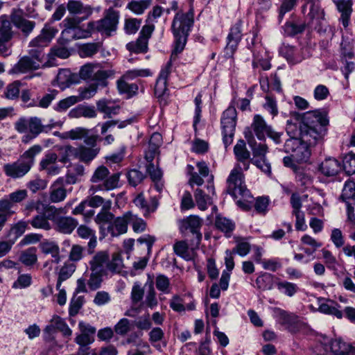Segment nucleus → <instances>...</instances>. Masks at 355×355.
<instances>
[{
	"label": "nucleus",
	"mask_w": 355,
	"mask_h": 355,
	"mask_svg": "<svg viewBox=\"0 0 355 355\" xmlns=\"http://www.w3.org/2000/svg\"><path fill=\"white\" fill-rule=\"evenodd\" d=\"M194 196L198 208L200 210L207 209V203L210 202L209 196L205 194L202 189H197L195 191Z\"/></svg>",
	"instance_id": "59"
},
{
	"label": "nucleus",
	"mask_w": 355,
	"mask_h": 355,
	"mask_svg": "<svg viewBox=\"0 0 355 355\" xmlns=\"http://www.w3.org/2000/svg\"><path fill=\"white\" fill-rule=\"evenodd\" d=\"M111 208V201L107 200L103 205L101 211L96 216L94 220L99 225L101 232L107 235L106 228L112 223L114 215L110 211Z\"/></svg>",
	"instance_id": "18"
},
{
	"label": "nucleus",
	"mask_w": 355,
	"mask_h": 355,
	"mask_svg": "<svg viewBox=\"0 0 355 355\" xmlns=\"http://www.w3.org/2000/svg\"><path fill=\"white\" fill-rule=\"evenodd\" d=\"M128 79H125L123 76L117 80V88L120 94H125L128 98H131L137 94L139 87L135 83H128Z\"/></svg>",
	"instance_id": "34"
},
{
	"label": "nucleus",
	"mask_w": 355,
	"mask_h": 355,
	"mask_svg": "<svg viewBox=\"0 0 355 355\" xmlns=\"http://www.w3.org/2000/svg\"><path fill=\"white\" fill-rule=\"evenodd\" d=\"M96 116V112L94 107L85 106L79 105L75 108L70 110L69 116L70 118H80L82 116L86 118H94Z\"/></svg>",
	"instance_id": "33"
},
{
	"label": "nucleus",
	"mask_w": 355,
	"mask_h": 355,
	"mask_svg": "<svg viewBox=\"0 0 355 355\" xmlns=\"http://www.w3.org/2000/svg\"><path fill=\"white\" fill-rule=\"evenodd\" d=\"M168 69L162 70L155 85V94L157 98L163 97L167 92Z\"/></svg>",
	"instance_id": "35"
},
{
	"label": "nucleus",
	"mask_w": 355,
	"mask_h": 355,
	"mask_svg": "<svg viewBox=\"0 0 355 355\" xmlns=\"http://www.w3.org/2000/svg\"><path fill=\"white\" fill-rule=\"evenodd\" d=\"M83 19L76 17H66L62 21L64 29L61 33V36L58 40V44L66 45L69 42L75 40L73 35L75 34V25L81 24Z\"/></svg>",
	"instance_id": "17"
},
{
	"label": "nucleus",
	"mask_w": 355,
	"mask_h": 355,
	"mask_svg": "<svg viewBox=\"0 0 355 355\" xmlns=\"http://www.w3.org/2000/svg\"><path fill=\"white\" fill-rule=\"evenodd\" d=\"M252 128L259 140L265 139V134H267L275 144L283 143L284 134L273 130L270 126H267L265 121L260 115H255L252 124Z\"/></svg>",
	"instance_id": "10"
},
{
	"label": "nucleus",
	"mask_w": 355,
	"mask_h": 355,
	"mask_svg": "<svg viewBox=\"0 0 355 355\" xmlns=\"http://www.w3.org/2000/svg\"><path fill=\"white\" fill-rule=\"evenodd\" d=\"M79 101V98L76 96H71L60 101L54 107V110L57 112H64L69 109L72 105H75Z\"/></svg>",
	"instance_id": "54"
},
{
	"label": "nucleus",
	"mask_w": 355,
	"mask_h": 355,
	"mask_svg": "<svg viewBox=\"0 0 355 355\" xmlns=\"http://www.w3.org/2000/svg\"><path fill=\"white\" fill-rule=\"evenodd\" d=\"M215 225L217 229L225 232L227 237L231 236L235 227V225L232 220L221 216H217L216 217Z\"/></svg>",
	"instance_id": "36"
},
{
	"label": "nucleus",
	"mask_w": 355,
	"mask_h": 355,
	"mask_svg": "<svg viewBox=\"0 0 355 355\" xmlns=\"http://www.w3.org/2000/svg\"><path fill=\"white\" fill-rule=\"evenodd\" d=\"M42 252L45 254H50L54 258V262L60 261V250L58 245L54 242H44L40 245Z\"/></svg>",
	"instance_id": "43"
},
{
	"label": "nucleus",
	"mask_w": 355,
	"mask_h": 355,
	"mask_svg": "<svg viewBox=\"0 0 355 355\" xmlns=\"http://www.w3.org/2000/svg\"><path fill=\"white\" fill-rule=\"evenodd\" d=\"M98 65L94 63H87L83 65L79 71L81 78L84 80L93 78L95 73V69L98 68Z\"/></svg>",
	"instance_id": "63"
},
{
	"label": "nucleus",
	"mask_w": 355,
	"mask_h": 355,
	"mask_svg": "<svg viewBox=\"0 0 355 355\" xmlns=\"http://www.w3.org/2000/svg\"><path fill=\"white\" fill-rule=\"evenodd\" d=\"M89 130L77 127L69 131L62 133L60 137L62 139H70L71 140H84V143L87 146H93L95 144V139H98V136L95 135H89Z\"/></svg>",
	"instance_id": "16"
},
{
	"label": "nucleus",
	"mask_w": 355,
	"mask_h": 355,
	"mask_svg": "<svg viewBox=\"0 0 355 355\" xmlns=\"http://www.w3.org/2000/svg\"><path fill=\"white\" fill-rule=\"evenodd\" d=\"M134 203L144 211V216L153 212L158 205V201L155 198H150V202L148 203L142 193H139L135 198Z\"/></svg>",
	"instance_id": "30"
},
{
	"label": "nucleus",
	"mask_w": 355,
	"mask_h": 355,
	"mask_svg": "<svg viewBox=\"0 0 355 355\" xmlns=\"http://www.w3.org/2000/svg\"><path fill=\"white\" fill-rule=\"evenodd\" d=\"M119 21V12L110 8L104 12L102 19L90 21V27L94 32L100 33L105 37H111L116 33Z\"/></svg>",
	"instance_id": "7"
},
{
	"label": "nucleus",
	"mask_w": 355,
	"mask_h": 355,
	"mask_svg": "<svg viewBox=\"0 0 355 355\" xmlns=\"http://www.w3.org/2000/svg\"><path fill=\"white\" fill-rule=\"evenodd\" d=\"M279 151L291 154L297 162H306L310 156V147L315 144H310L302 139H285L283 143L277 144Z\"/></svg>",
	"instance_id": "5"
},
{
	"label": "nucleus",
	"mask_w": 355,
	"mask_h": 355,
	"mask_svg": "<svg viewBox=\"0 0 355 355\" xmlns=\"http://www.w3.org/2000/svg\"><path fill=\"white\" fill-rule=\"evenodd\" d=\"M90 21L87 24V27L84 28L80 24L75 25L74 40L86 39L92 36L94 33L93 27H90Z\"/></svg>",
	"instance_id": "52"
},
{
	"label": "nucleus",
	"mask_w": 355,
	"mask_h": 355,
	"mask_svg": "<svg viewBox=\"0 0 355 355\" xmlns=\"http://www.w3.org/2000/svg\"><path fill=\"white\" fill-rule=\"evenodd\" d=\"M144 178L145 175L141 171L137 169H132L127 173L128 182L132 187H136L140 184Z\"/></svg>",
	"instance_id": "62"
},
{
	"label": "nucleus",
	"mask_w": 355,
	"mask_h": 355,
	"mask_svg": "<svg viewBox=\"0 0 355 355\" xmlns=\"http://www.w3.org/2000/svg\"><path fill=\"white\" fill-rule=\"evenodd\" d=\"M56 230L63 234H70L76 228L78 222L70 216H60L55 220Z\"/></svg>",
	"instance_id": "28"
},
{
	"label": "nucleus",
	"mask_w": 355,
	"mask_h": 355,
	"mask_svg": "<svg viewBox=\"0 0 355 355\" xmlns=\"http://www.w3.org/2000/svg\"><path fill=\"white\" fill-rule=\"evenodd\" d=\"M152 0L132 1L128 4L127 8L137 15L142 14L151 4Z\"/></svg>",
	"instance_id": "49"
},
{
	"label": "nucleus",
	"mask_w": 355,
	"mask_h": 355,
	"mask_svg": "<svg viewBox=\"0 0 355 355\" xmlns=\"http://www.w3.org/2000/svg\"><path fill=\"white\" fill-rule=\"evenodd\" d=\"M132 218V213L128 211L122 216L114 218L112 224L106 228L107 235L110 234L112 236H118L124 234L128 230V225L130 223Z\"/></svg>",
	"instance_id": "14"
},
{
	"label": "nucleus",
	"mask_w": 355,
	"mask_h": 355,
	"mask_svg": "<svg viewBox=\"0 0 355 355\" xmlns=\"http://www.w3.org/2000/svg\"><path fill=\"white\" fill-rule=\"evenodd\" d=\"M112 75L113 71L111 70L98 69L95 71L92 79L97 82V85L105 87L107 85V79Z\"/></svg>",
	"instance_id": "57"
},
{
	"label": "nucleus",
	"mask_w": 355,
	"mask_h": 355,
	"mask_svg": "<svg viewBox=\"0 0 355 355\" xmlns=\"http://www.w3.org/2000/svg\"><path fill=\"white\" fill-rule=\"evenodd\" d=\"M59 94V92L55 89H49L48 92L45 93L42 96H38L37 101L33 100L27 106L28 107H39L43 109L48 108L52 101L55 100Z\"/></svg>",
	"instance_id": "25"
},
{
	"label": "nucleus",
	"mask_w": 355,
	"mask_h": 355,
	"mask_svg": "<svg viewBox=\"0 0 355 355\" xmlns=\"http://www.w3.org/2000/svg\"><path fill=\"white\" fill-rule=\"evenodd\" d=\"M97 139H95V144L93 146H88L87 147L80 145L77 148V159L84 163H89L93 160L99 153L100 148L97 147Z\"/></svg>",
	"instance_id": "23"
},
{
	"label": "nucleus",
	"mask_w": 355,
	"mask_h": 355,
	"mask_svg": "<svg viewBox=\"0 0 355 355\" xmlns=\"http://www.w3.org/2000/svg\"><path fill=\"white\" fill-rule=\"evenodd\" d=\"M67 8L71 15H74L73 17L83 19V21L92 14V9L80 1L69 0Z\"/></svg>",
	"instance_id": "21"
},
{
	"label": "nucleus",
	"mask_w": 355,
	"mask_h": 355,
	"mask_svg": "<svg viewBox=\"0 0 355 355\" xmlns=\"http://www.w3.org/2000/svg\"><path fill=\"white\" fill-rule=\"evenodd\" d=\"M61 123H51L43 125L42 119L37 116H32L28 119L24 117L19 118L15 123V128L19 133H24L28 131L29 133L38 136L42 132L47 133L56 125H61Z\"/></svg>",
	"instance_id": "8"
},
{
	"label": "nucleus",
	"mask_w": 355,
	"mask_h": 355,
	"mask_svg": "<svg viewBox=\"0 0 355 355\" xmlns=\"http://www.w3.org/2000/svg\"><path fill=\"white\" fill-rule=\"evenodd\" d=\"M336 4L338 10L341 13L340 19L343 26L346 28L349 23V19L352 12V0H332Z\"/></svg>",
	"instance_id": "24"
},
{
	"label": "nucleus",
	"mask_w": 355,
	"mask_h": 355,
	"mask_svg": "<svg viewBox=\"0 0 355 355\" xmlns=\"http://www.w3.org/2000/svg\"><path fill=\"white\" fill-rule=\"evenodd\" d=\"M241 38V21H239L230 28L227 35V44L225 49L226 57L232 58L233 56Z\"/></svg>",
	"instance_id": "15"
},
{
	"label": "nucleus",
	"mask_w": 355,
	"mask_h": 355,
	"mask_svg": "<svg viewBox=\"0 0 355 355\" xmlns=\"http://www.w3.org/2000/svg\"><path fill=\"white\" fill-rule=\"evenodd\" d=\"M10 15H3L0 17V41H10L14 32L12 30Z\"/></svg>",
	"instance_id": "29"
},
{
	"label": "nucleus",
	"mask_w": 355,
	"mask_h": 355,
	"mask_svg": "<svg viewBox=\"0 0 355 355\" xmlns=\"http://www.w3.org/2000/svg\"><path fill=\"white\" fill-rule=\"evenodd\" d=\"M330 349L334 355H348L351 346L340 339H336L331 342Z\"/></svg>",
	"instance_id": "42"
},
{
	"label": "nucleus",
	"mask_w": 355,
	"mask_h": 355,
	"mask_svg": "<svg viewBox=\"0 0 355 355\" xmlns=\"http://www.w3.org/2000/svg\"><path fill=\"white\" fill-rule=\"evenodd\" d=\"M279 52L291 64H296L304 60L301 49L289 44H282L279 47Z\"/></svg>",
	"instance_id": "22"
},
{
	"label": "nucleus",
	"mask_w": 355,
	"mask_h": 355,
	"mask_svg": "<svg viewBox=\"0 0 355 355\" xmlns=\"http://www.w3.org/2000/svg\"><path fill=\"white\" fill-rule=\"evenodd\" d=\"M148 40L144 37H139L135 43L128 44V49L132 52L140 53H145L148 49Z\"/></svg>",
	"instance_id": "53"
},
{
	"label": "nucleus",
	"mask_w": 355,
	"mask_h": 355,
	"mask_svg": "<svg viewBox=\"0 0 355 355\" xmlns=\"http://www.w3.org/2000/svg\"><path fill=\"white\" fill-rule=\"evenodd\" d=\"M98 89V85L96 83H92L88 85L87 87H80L78 89L79 91V101L80 100L84 99H89L92 96H94Z\"/></svg>",
	"instance_id": "58"
},
{
	"label": "nucleus",
	"mask_w": 355,
	"mask_h": 355,
	"mask_svg": "<svg viewBox=\"0 0 355 355\" xmlns=\"http://www.w3.org/2000/svg\"><path fill=\"white\" fill-rule=\"evenodd\" d=\"M193 25L192 13L178 12L175 14L171 25V31L175 38L172 55H178L184 50Z\"/></svg>",
	"instance_id": "2"
},
{
	"label": "nucleus",
	"mask_w": 355,
	"mask_h": 355,
	"mask_svg": "<svg viewBox=\"0 0 355 355\" xmlns=\"http://www.w3.org/2000/svg\"><path fill=\"white\" fill-rule=\"evenodd\" d=\"M234 153L237 161L249 159L250 158V153L246 148L245 142L240 139L234 147Z\"/></svg>",
	"instance_id": "47"
},
{
	"label": "nucleus",
	"mask_w": 355,
	"mask_h": 355,
	"mask_svg": "<svg viewBox=\"0 0 355 355\" xmlns=\"http://www.w3.org/2000/svg\"><path fill=\"white\" fill-rule=\"evenodd\" d=\"M343 168L348 175L355 173V154L349 153L344 156Z\"/></svg>",
	"instance_id": "51"
},
{
	"label": "nucleus",
	"mask_w": 355,
	"mask_h": 355,
	"mask_svg": "<svg viewBox=\"0 0 355 355\" xmlns=\"http://www.w3.org/2000/svg\"><path fill=\"white\" fill-rule=\"evenodd\" d=\"M108 168L104 166H98L94 172L91 178V182L98 183L103 182V187L105 190H112L119 186L120 173H115L110 175Z\"/></svg>",
	"instance_id": "13"
},
{
	"label": "nucleus",
	"mask_w": 355,
	"mask_h": 355,
	"mask_svg": "<svg viewBox=\"0 0 355 355\" xmlns=\"http://www.w3.org/2000/svg\"><path fill=\"white\" fill-rule=\"evenodd\" d=\"M306 27V23L297 24L294 21H287L283 26L285 35L293 37L302 33Z\"/></svg>",
	"instance_id": "40"
},
{
	"label": "nucleus",
	"mask_w": 355,
	"mask_h": 355,
	"mask_svg": "<svg viewBox=\"0 0 355 355\" xmlns=\"http://www.w3.org/2000/svg\"><path fill=\"white\" fill-rule=\"evenodd\" d=\"M21 83L19 81H14L9 84L6 89L4 96L8 99H16L19 95V87Z\"/></svg>",
	"instance_id": "60"
},
{
	"label": "nucleus",
	"mask_w": 355,
	"mask_h": 355,
	"mask_svg": "<svg viewBox=\"0 0 355 355\" xmlns=\"http://www.w3.org/2000/svg\"><path fill=\"white\" fill-rule=\"evenodd\" d=\"M76 266L74 263H64V265L61 268L58 275V279L56 284L57 289H60V287H61L62 282L67 280L72 275V274L76 270Z\"/></svg>",
	"instance_id": "41"
},
{
	"label": "nucleus",
	"mask_w": 355,
	"mask_h": 355,
	"mask_svg": "<svg viewBox=\"0 0 355 355\" xmlns=\"http://www.w3.org/2000/svg\"><path fill=\"white\" fill-rule=\"evenodd\" d=\"M227 192L234 199L251 198L250 193L245 184L244 175L239 164H236L231 171L227 179Z\"/></svg>",
	"instance_id": "6"
},
{
	"label": "nucleus",
	"mask_w": 355,
	"mask_h": 355,
	"mask_svg": "<svg viewBox=\"0 0 355 355\" xmlns=\"http://www.w3.org/2000/svg\"><path fill=\"white\" fill-rule=\"evenodd\" d=\"M329 121L326 115L318 110L304 113L300 120L288 121L285 139H302L310 144H316L327 132Z\"/></svg>",
	"instance_id": "1"
},
{
	"label": "nucleus",
	"mask_w": 355,
	"mask_h": 355,
	"mask_svg": "<svg viewBox=\"0 0 355 355\" xmlns=\"http://www.w3.org/2000/svg\"><path fill=\"white\" fill-rule=\"evenodd\" d=\"M320 170L326 176H334L341 170V166L337 159L327 158L320 164Z\"/></svg>",
	"instance_id": "31"
},
{
	"label": "nucleus",
	"mask_w": 355,
	"mask_h": 355,
	"mask_svg": "<svg viewBox=\"0 0 355 355\" xmlns=\"http://www.w3.org/2000/svg\"><path fill=\"white\" fill-rule=\"evenodd\" d=\"M41 67L40 63H38L28 55H25L14 66L12 71L14 72L25 73L28 71L37 70Z\"/></svg>",
	"instance_id": "27"
},
{
	"label": "nucleus",
	"mask_w": 355,
	"mask_h": 355,
	"mask_svg": "<svg viewBox=\"0 0 355 355\" xmlns=\"http://www.w3.org/2000/svg\"><path fill=\"white\" fill-rule=\"evenodd\" d=\"M340 198L346 205L347 202L355 203V182L353 181L346 182L343 189Z\"/></svg>",
	"instance_id": "44"
},
{
	"label": "nucleus",
	"mask_w": 355,
	"mask_h": 355,
	"mask_svg": "<svg viewBox=\"0 0 355 355\" xmlns=\"http://www.w3.org/2000/svg\"><path fill=\"white\" fill-rule=\"evenodd\" d=\"M274 276L270 273L264 272L256 279V284L259 289L266 291L271 290L273 287Z\"/></svg>",
	"instance_id": "45"
},
{
	"label": "nucleus",
	"mask_w": 355,
	"mask_h": 355,
	"mask_svg": "<svg viewBox=\"0 0 355 355\" xmlns=\"http://www.w3.org/2000/svg\"><path fill=\"white\" fill-rule=\"evenodd\" d=\"M29 224L35 229H42L44 230H50L51 225L49 222L44 214H39L28 220Z\"/></svg>",
	"instance_id": "48"
},
{
	"label": "nucleus",
	"mask_w": 355,
	"mask_h": 355,
	"mask_svg": "<svg viewBox=\"0 0 355 355\" xmlns=\"http://www.w3.org/2000/svg\"><path fill=\"white\" fill-rule=\"evenodd\" d=\"M42 149L40 145L33 146L26 150L17 161L4 164L3 172L8 177L13 179L22 178L31 170L34 164L35 155L39 154Z\"/></svg>",
	"instance_id": "4"
},
{
	"label": "nucleus",
	"mask_w": 355,
	"mask_h": 355,
	"mask_svg": "<svg viewBox=\"0 0 355 355\" xmlns=\"http://www.w3.org/2000/svg\"><path fill=\"white\" fill-rule=\"evenodd\" d=\"M188 249V244L184 241H177L173 245L174 252L186 260L191 259Z\"/></svg>",
	"instance_id": "56"
},
{
	"label": "nucleus",
	"mask_w": 355,
	"mask_h": 355,
	"mask_svg": "<svg viewBox=\"0 0 355 355\" xmlns=\"http://www.w3.org/2000/svg\"><path fill=\"white\" fill-rule=\"evenodd\" d=\"M320 312L324 314H329L336 316L338 319L343 318V311L339 310L338 308L334 306H331L328 304H321L318 308Z\"/></svg>",
	"instance_id": "64"
},
{
	"label": "nucleus",
	"mask_w": 355,
	"mask_h": 355,
	"mask_svg": "<svg viewBox=\"0 0 355 355\" xmlns=\"http://www.w3.org/2000/svg\"><path fill=\"white\" fill-rule=\"evenodd\" d=\"M91 272H101L107 275L108 271L112 274L120 273L123 268L121 256L114 253L110 259L107 250L96 252L89 261Z\"/></svg>",
	"instance_id": "3"
},
{
	"label": "nucleus",
	"mask_w": 355,
	"mask_h": 355,
	"mask_svg": "<svg viewBox=\"0 0 355 355\" xmlns=\"http://www.w3.org/2000/svg\"><path fill=\"white\" fill-rule=\"evenodd\" d=\"M67 197V190L63 187H55L53 186L49 191V200L52 203H58L63 201Z\"/></svg>",
	"instance_id": "46"
},
{
	"label": "nucleus",
	"mask_w": 355,
	"mask_h": 355,
	"mask_svg": "<svg viewBox=\"0 0 355 355\" xmlns=\"http://www.w3.org/2000/svg\"><path fill=\"white\" fill-rule=\"evenodd\" d=\"M277 286L280 292L288 297H293L299 289L297 284L286 281L279 282Z\"/></svg>",
	"instance_id": "50"
},
{
	"label": "nucleus",
	"mask_w": 355,
	"mask_h": 355,
	"mask_svg": "<svg viewBox=\"0 0 355 355\" xmlns=\"http://www.w3.org/2000/svg\"><path fill=\"white\" fill-rule=\"evenodd\" d=\"M57 32L58 31L54 28L44 26L40 34L30 42L29 46L42 49L43 50L44 47L46 46L50 43Z\"/></svg>",
	"instance_id": "20"
},
{
	"label": "nucleus",
	"mask_w": 355,
	"mask_h": 355,
	"mask_svg": "<svg viewBox=\"0 0 355 355\" xmlns=\"http://www.w3.org/2000/svg\"><path fill=\"white\" fill-rule=\"evenodd\" d=\"M36 252V248H29L21 252L19 256V261L26 266H31L34 265L37 261V256Z\"/></svg>",
	"instance_id": "39"
},
{
	"label": "nucleus",
	"mask_w": 355,
	"mask_h": 355,
	"mask_svg": "<svg viewBox=\"0 0 355 355\" xmlns=\"http://www.w3.org/2000/svg\"><path fill=\"white\" fill-rule=\"evenodd\" d=\"M134 328V321L123 318L114 325V330L116 335L124 336Z\"/></svg>",
	"instance_id": "38"
},
{
	"label": "nucleus",
	"mask_w": 355,
	"mask_h": 355,
	"mask_svg": "<svg viewBox=\"0 0 355 355\" xmlns=\"http://www.w3.org/2000/svg\"><path fill=\"white\" fill-rule=\"evenodd\" d=\"M101 46L102 43L100 42L83 44L79 47V55L82 58L92 57L100 50Z\"/></svg>",
	"instance_id": "37"
},
{
	"label": "nucleus",
	"mask_w": 355,
	"mask_h": 355,
	"mask_svg": "<svg viewBox=\"0 0 355 355\" xmlns=\"http://www.w3.org/2000/svg\"><path fill=\"white\" fill-rule=\"evenodd\" d=\"M236 119L237 112L236 108L231 105L223 112L220 119L223 141L225 148L230 146L233 141Z\"/></svg>",
	"instance_id": "9"
},
{
	"label": "nucleus",
	"mask_w": 355,
	"mask_h": 355,
	"mask_svg": "<svg viewBox=\"0 0 355 355\" xmlns=\"http://www.w3.org/2000/svg\"><path fill=\"white\" fill-rule=\"evenodd\" d=\"M12 25L21 31L25 37H28L35 28L36 23L26 18V15L21 8H13L10 12Z\"/></svg>",
	"instance_id": "12"
},
{
	"label": "nucleus",
	"mask_w": 355,
	"mask_h": 355,
	"mask_svg": "<svg viewBox=\"0 0 355 355\" xmlns=\"http://www.w3.org/2000/svg\"><path fill=\"white\" fill-rule=\"evenodd\" d=\"M245 137L252 149L253 158H266L268 146L263 144H257L250 130L245 132Z\"/></svg>",
	"instance_id": "26"
},
{
	"label": "nucleus",
	"mask_w": 355,
	"mask_h": 355,
	"mask_svg": "<svg viewBox=\"0 0 355 355\" xmlns=\"http://www.w3.org/2000/svg\"><path fill=\"white\" fill-rule=\"evenodd\" d=\"M202 225V219L197 216L191 215L180 221V230L184 236L190 232L193 236L191 240L192 245L198 246L202 239V234L200 232Z\"/></svg>",
	"instance_id": "11"
},
{
	"label": "nucleus",
	"mask_w": 355,
	"mask_h": 355,
	"mask_svg": "<svg viewBox=\"0 0 355 355\" xmlns=\"http://www.w3.org/2000/svg\"><path fill=\"white\" fill-rule=\"evenodd\" d=\"M77 148L71 145L58 147L59 162L63 164L69 163L71 158L77 159Z\"/></svg>",
	"instance_id": "32"
},
{
	"label": "nucleus",
	"mask_w": 355,
	"mask_h": 355,
	"mask_svg": "<svg viewBox=\"0 0 355 355\" xmlns=\"http://www.w3.org/2000/svg\"><path fill=\"white\" fill-rule=\"evenodd\" d=\"M106 275L101 272H91L89 278L87 281V285L91 291H96L101 288L103 282V277Z\"/></svg>",
	"instance_id": "55"
},
{
	"label": "nucleus",
	"mask_w": 355,
	"mask_h": 355,
	"mask_svg": "<svg viewBox=\"0 0 355 355\" xmlns=\"http://www.w3.org/2000/svg\"><path fill=\"white\" fill-rule=\"evenodd\" d=\"M156 288L164 293H170L169 279L162 274L158 275L155 279Z\"/></svg>",
	"instance_id": "61"
},
{
	"label": "nucleus",
	"mask_w": 355,
	"mask_h": 355,
	"mask_svg": "<svg viewBox=\"0 0 355 355\" xmlns=\"http://www.w3.org/2000/svg\"><path fill=\"white\" fill-rule=\"evenodd\" d=\"M274 313L281 324L286 326V329L291 332L295 331L299 322L297 315L279 308H275Z\"/></svg>",
	"instance_id": "19"
}]
</instances>
